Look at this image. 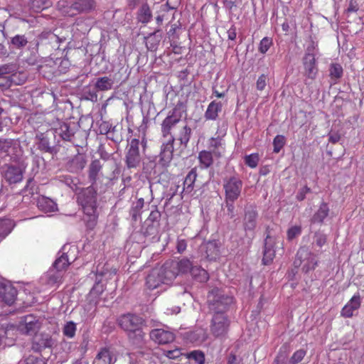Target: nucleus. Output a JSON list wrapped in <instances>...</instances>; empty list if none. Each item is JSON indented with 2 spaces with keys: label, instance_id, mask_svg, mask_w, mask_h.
Listing matches in <instances>:
<instances>
[{
  "label": "nucleus",
  "instance_id": "nucleus-1",
  "mask_svg": "<svg viewBox=\"0 0 364 364\" xmlns=\"http://www.w3.org/2000/svg\"><path fill=\"white\" fill-rule=\"evenodd\" d=\"M97 190V186L90 184V186L82 188L77 196V203L85 215L84 220L86 226L90 230L95 228L98 218Z\"/></svg>",
  "mask_w": 364,
  "mask_h": 364
},
{
  "label": "nucleus",
  "instance_id": "nucleus-2",
  "mask_svg": "<svg viewBox=\"0 0 364 364\" xmlns=\"http://www.w3.org/2000/svg\"><path fill=\"white\" fill-rule=\"evenodd\" d=\"M233 298L219 288H213L208 294V305L210 313L225 314Z\"/></svg>",
  "mask_w": 364,
  "mask_h": 364
},
{
  "label": "nucleus",
  "instance_id": "nucleus-3",
  "mask_svg": "<svg viewBox=\"0 0 364 364\" xmlns=\"http://www.w3.org/2000/svg\"><path fill=\"white\" fill-rule=\"evenodd\" d=\"M186 110L182 103H178L175 107L168 112L167 117L162 121L161 135L164 139L173 136L171 134L172 129L176 127L181 120L183 113Z\"/></svg>",
  "mask_w": 364,
  "mask_h": 364
},
{
  "label": "nucleus",
  "instance_id": "nucleus-4",
  "mask_svg": "<svg viewBox=\"0 0 364 364\" xmlns=\"http://www.w3.org/2000/svg\"><path fill=\"white\" fill-rule=\"evenodd\" d=\"M302 263V271L304 273L314 270L318 264L316 255L306 246L301 247L298 250L294 265L295 267H299Z\"/></svg>",
  "mask_w": 364,
  "mask_h": 364
},
{
  "label": "nucleus",
  "instance_id": "nucleus-5",
  "mask_svg": "<svg viewBox=\"0 0 364 364\" xmlns=\"http://www.w3.org/2000/svg\"><path fill=\"white\" fill-rule=\"evenodd\" d=\"M65 41L64 36H59L50 31H45L38 35L36 46H41L48 51L56 50L60 49V44Z\"/></svg>",
  "mask_w": 364,
  "mask_h": 364
},
{
  "label": "nucleus",
  "instance_id": "nucleus-6",
  "mask_svg": "<svg viewBox=\"0 0 364 364\" xmlns=\"http://www.w3.org/2000/svg\"><path fill=\"white\" fill-rule=\"evenodd\" d=\"M38 149L44 152L54 154L57 152L56 136L53 129L47 130L46 132H38L36 135Z\"/></svg>",
  "mask_w": 364,
  "mask_h": 364
},
{
  "label": "nucleus",
  "instance_id": "nucleus-7",
  "mask_svg": "<svg viewBox=\"0 0 364 364\" xmlns=\"http://www.w3.org/2000/svg\"><path fill=\"white\" fill-rule=\"evenodd\" d=\"M139 139H132L126 148L124 162L129 168H136L141 161V156L139 151Z\"/></svg>",
  "mask_w": 364,
  "mask_h": 364
},
{
  "label": "nucleus",
  "instance_id": "nucleus-8",
  "mask_svg": "<svg viewBox=\"0 0 364 364\" xmlns=\"http://www.w3.org/2000/svg\"><path fill=\"white\" fill-rule=\"evenodd\" d=\"M258 217V210L255 204H247L245 205L242 227L246 234L248 232L254 234L257 226Z\"/></svg>",
  "mask_w": 364,
  "mask_h": 364
},
{
  "label": "nucleus",
  "instance_id": "nucleus-9",
  "mask_svg": "<svg viewBox=\"0 0 364 364\" xmlns=\"http://www.w3.org/2000/svg\"><path fill=\"white\" fill-rule=\"evenodd\" d=\"M243 183L237 176H230L223 181L225 199L237 200L241 195Z\"/></svg>",
  "mask_w": 364,
  "mask_h": 364
},
{
  "label": "nucleus",
  "instance_id": "nucleus-10",
  "mask_svg": "<svg viewBox=\"0 0 364 364\" xmlns=\"http://www.w3.org/2000/svg\"><path fill=\"white\" fill-rule=\"evenodd\" d=\"M314 49L315 47L313 44L308 46L306 53L302 59L304 68V76L306 79L311 80L316 79L318 71L316 62L315 54L314 53Z\"/></svg>",
  "mask_w": 364,
  "mask_h": 364
},
{
  "label": "nucleus",
  "instance_id": "nucleus-11",
  "mask_svg": "<svg viewBox=\"0 0 364 364\" xmlns=\"http://www.w3.org/2000/svg\"><path fill=\"white\" fill-rule=\"evenodd\" d=\"M230 321L225 314H217L213 316L210 332L215 338H223L227 334Z\"/></svg>",
  "mask_w": 364,
  "mask_h": 364
},
{
  "label": "nucleus",
  "instance_id": "nucleus-12",
  "mask_svg": "<svg viewBox=\"0 0 364 364\" xmlns=\"http://www.w3.org/2000/svg\"><path fill=\"white\" fill-rule=\"evenodd\" d=\"M41 317L28 314L21 318L18 330L27 335L36 334L41 326Z\"/></svg>",
  "mask_w": 364,
  "mask_h": 364
},
{
  "label": "nucleus",
  "instance_id": "nucleus-13",
  "mask_svg": "<svg viewBox=\"0 0 364 364\" xmlns=\"http://www.w3.org/2000/svg\"><path fill=\"white\" fill-rule=\"evenodd\" d=\"M174 141L175 137L171 136L161 144L160 152L158 156V164L161 168L168 167L173 159Z\"/></svg>",
  "mask_w": 364,
  "mask_h": 364
},
{
  "label": "nucleus",
  "instance_id": "nucleus-14",
  "mask_svg": "<svg viewBox=\"0 0 364 364\" xmlns=\"http://www.w3.org/2000/svg\"><path fill=\"white\" fill-rule=\"evenodd\" d=\"M266 234L267 235L264 242L263 257L262 262L263 264L269 265L273 262V259L275 257L274 246L276 244V237L271 235L269 227L266 229Z\"/></svg>",
  "mask_w": 364,
  "mask_h": 364
},
{
  "label": "nucleus",
  "instance_id": "nucleus-15",
  "mask_svg": "<svg viewBox=\"0 0 364 364\" xmlns=\"http://www.w3.org/2000/svg\"><path fill=\"white\" fill-rule=\"evenodd\" d=\"M144 320L135 314H127L119 318V325L127 333L141 328Z\"/></svg>",
  "mask_w": 364,
  "mask_h": 364
},
{
  "label": "nucleus",
  "instance_id": "nucleus-16",
  "mask_svg": "<svg viewBox=\"0 0 364 364\" xmlns=\"http://www.w3.org/2000/svg\"><path fill=\"white\" fill-rule=\"evenodd\" d=\"M17 296L16 289L9 282H0V303L12 305Z\"/></svg>",
  "mask_w": 364,
  "mask_h": 364
},
{
  "label": "nucleus",
  "instance_id": "nucleus-17",
  "mask_svg": "<svg viewBox=\"0 0 364 364\" xmlns=\"http://www.w3.org/2000/svg\"><path fill=\"white\" fill-rule=\"evenodd\" d=\"M77 128V125L75 122H62L58 124V127L53 129L55 131V134L60 136L63 140L71 141Z\"/></svg>",
  "mask_w": 364,
  "mask_h": 364
},
{
  "label": "nucleus",
  "instance_id": "nucleus-18",
  "mask_svg": "<svg viewBox=\"0 0 364 364\" xmlns=\"http://www.w3.org/2000/svg\"><path fill=\"white\" fill-rule=\"evenodd\" d=\"M176 261H167L162 266L158 267L165 284L171 283L178 274Z\"/></svg>",
  "mask_w": 364,
  "mask_h": 364
},
{
  "label": "nucleus",
  "instance_id": "nucleus-19",
  "mask_svg": "<svg viewBox=\"0 0 364 364\" xmlns=\"http://www.w3.org/2000/svg\"><path fill=\"white\" fill-rule=\"evenodd\" d=\"M1 173L4 179L10 184L18 183L23 178L21 169L16 166H4Z\"/></svg>",
  "mask_w": 364,
  "mask_h": 364
},
{
  "label": "nucleus",
  "instance_id": "nucleus-20",
  "mask_svg": "<svg viewBox=\"0 0 364 364\" xmlns=\"http://www.w3.org/2000/svg\"><path fill=\"white\" fill-rule=\"evenodd\" d=\"M150 338L159 344H166L174 341V334L161 328L153 329L149 333Z\"/></svg>",
  "mask_w": 364,
  "mask_h": 364
},
{
  "label": "nucleus",
  "instance_id": "nucleus-21",
  "mask_svg": "<svg viewBox=\"0 0 364 364\" xmlns=\"http://www.w3.org/2000/svg\"><path fill=\"white\" fill-rule=\"evenodd\" d=\"M16 66L14 64H5L0 66V80L5 81L4 83L0 82V86H9L14 82L16 77Z\"/></svg>",
  "mask_w": 364,
  "mask_h": 364
},
{
  "label": "nucleus",
  "instance_id": "nucleus-22",
  "mask_svg": "<svg viewBox=\"0 0 364 364\" xmlns=\"http://www.w3.org/2000/svg\"><path fill=\"white\" fill-rule=\"evenodd\" d=\"M54 340L48 333H41L36 335L33 339V348L38 351L46 348H52L54 345Z\"/></svg>",
  "mask_w": 364,
  "mask_h": 364
},
{
  "label": "nucleus",
  "instance_id": "nucleus-23",
  "mask_svg": "<svg viewBox=\"0 0 364 364\" xmlns=\"http://www.w3.org/2000/svg\"><path fill=\"white\" fill-rule=\"evenodd\" d=\"M117 357L109 348H103L96 355L92 364H114Z\"/></svg>",
  "mask_w": 364,
  "mask_h": 364
},
{
  "label": "nucleus",
  "instance_id": "nucleus-24",
  "mask_svg": "<svg viewBox=\"0 0 364 364\" xmlns=\"http://www.w3.org/2000/svg\"><path fill=\"white\" fill-rule=\"evenodd\" d=\"M361 304V298L359 293L355 294L347 304L342 309L341 314L343 317L350 318L353 315V311L358 310Z\"/></svg>",
  "mask_w": 364,
  "mask_h": 364
},
{
  "label": "nucleus",
  "instance_id": "nucleus-25",
  "mask_svg": "<svg viewBox=\"0 0 364 364\" xmlns=\"http://www.w3.org/2000/svg\"><path fill=\"white\" fill-rule=\"evenodd\" d=\"M146 284L150 289H154L159 287L161 284H165L158 267H155L151 270L146 277Z\"/></svg>",
  "mask_w": 364,
  "mask_h": 364
},
{
  "label": "nucleus",
  "instance_id": "nucleus-26",
  "mask_svg": "<svg viewBox=\"0 0 364 364\" xmlns=\"http://www.w3.org/2000/svg\"><path fill=\"white\" fill-rule=\"evenodd\" d=\"M114 84V77L109 75L96 78L94 85L97 91L105 92L112 90Z\"/></svg>",
  "mask_w": 364,
  "mask_h": 364
},
{
  "label": "nucleus",
  "instance_id": "nucleus-27",
  "mask_svg": "<svg viewBox=\"0 0 364 364\" xmlns=\"http://www.w3.org/2000/svg\"><path fill=\"white\" fill-rule=\"evenodd\" d=\"M87 164L86 156L84 154H77L68 163V168L72 173H77L82 171Z\"/></svg>",
  "mask_w": 364,
  "mask_h": 364
},
{
  "label": "nucleus",
  "instance_id": "nucleus-28",
  "mask_svg": "<svg viewBox=\"0 0 364 364\" xmlns=\"http://www.w3.org/2000/svg\"><path fill=\"white\" fill-rule=\"evenodd\" d=\"M178 128V133L176 134V136H174L175 141H179L180 144L186 148L192 134L191 128L185 124L179 125Z\"/></svg>",
  "mask_w": 364,
  "mask_h": 364
},
{
  "label": "nucleus",
  "instance_id": "nucleus-29",
  "mask_svg": "<svg viewBox=\"0 0 364 364\" xmlns=\"http://www.w3.org/2000/svg\"><path fill=\"white\" fill-rule=\"evenodd\" d=\"M102 165L98 159H95L91 161L88 168V180L91 185H97L98 174L102 169Z\"/></svg>",
  "mask_w": 364,
  "mask_h": 364
},
{
  "label": "nucleus",
  "instance_id": "nucleus-30",
  "mask_svg": "<svg viewBox=\"0 0 364 364\" xmlns=\"http://www.w3.org/2000/svg\"><path fill=\"white\" fill-rule=\"evenodd\" d=\"M95 6V2L94 0H75L70 6V9L78 13L88 12L92 10Z\"/></svg>",
  "mask_w": 364,
  "mask_h": 364
},
{
  "label": "nucleus",
  "instance_id": "nucleus-31",
  "mask_svg": "<svg viewBox=\"0 0 364 364\" xmlns=\"http://www.w3.org/2000/svg\"><path fill=\"white\" fill-rule=\"evenodd\" d=\"M62 278L63 272L53 267L46 272L43 279L45 280L46 284L53 286L60 283Z\"/></svg>",
  "mask_w": 364,
  "mask_h": 364
},
{
  "label": "nucleus",
  "instance_id": "nucleus-32",
  "mask_svg": "<svg viewBox=\"0 0 364 364\" xmlns=\"http://www.w3.org/2000/svg\"><path fill=\"white\" fill-rule=\"evenodd\" d=\"M145 333L142 330V327L127 333L129 341L137 347H141L145 344Z\"/></svg>",
  "mask_w": 364,
  "mask_h": 364
},
{
  "label": "nucleus",
  "instance_id": "nucleus-33",
  "mask_svg": "<svg viewBox=\"0 0 364 364\" xmlns=\"http://www.w3.org/2000/svg\"><path fill=\"white\" fill-rule=\"evenodd\" d=\"M197 169L193 168L186 175L183 181V192L189 194L194 189L195 181L197 178Z\"/></svg>",
  "mask_w": 364,
  "mask_h": 364
},
{
  "label": "nucleus",
  "instance_id": "nucleus-34",
  "mask_svg": "<svg viewBox=\"0 0 364 364\" xmlns=\"http://www.w3.org/2000/svg\"><path fill=\"white\" fill-rule=\"evenodd\" d=\"M223 105L220 102L212 101L208 106L205 112V117L208 120H215L218 113L222 110Z\"/></svg>",
  "mask_w": 364,
  "mask_h": 364
},
{
  "label": "nucleus",
  "instance_id": "nucleus-35",
  "mask_svg": "<svg viewBox=\"0 0 364 364\" xmlns=\"http://www.w3.org/2000/svg\"><path fill=\"white\" fill-rule=\"evenodd\" d=\"M329 208L328 204L325 202H322L319 206L318 210L314 214L311 219V223H323L324 219L328 215Z\"/></svg>",
  "mask_w": 364,
  "mask_h": 364
},
{
  "label": "nucleus",
  "instance_id": "nucleus-36",
  "mask_svg": "<svg viewBox=\"0 0 364 364\" xmlns=\"http://www.w3.org/2000/svg\"><path fill=\"white\" fill-rule=\"evenodd\" d=\"M37 206L41 210L50 213L57 210V204L50 198L41 196L37 200Z\"/></svg>",
  "mask_w": 364,
  "mask_h": 364
},
{
  "label": "nucleus",
  "instance_id": "nucleus-37",
  "mask_svg": "<svg viewBox=\"0 0 364 364\" xmlns=\"http://www.w3.org/2000/svg\"><path fill=\"white\" fill-rule=\"evenodd\" d=\"M152 18V13L149 6L143 4L137 11V20L142 23H149Z\"/></svg>",
  "mask_w": 364,
  "mask_h": 364
},
{
  "label": "nucleus",
  "instance_id": "nucleus-38",
  "mask_svg": "<svg viewBox=\"0 0 364 364\" xmlns=\"http://www.w3.org/2000/svg\"><path fill=\"white\" fill-rule=\"evenodd\" d=\"M213 153L203 150L199 152L198 159L203 168H208L213 164Z\"/></svg>",
  "mask_w": 364,
  "mask_h": 364
},
{
  "label": "nucleus",
  "instance_id": "nucleus-39",
  "mask_svg": "<svg viewBox=\"0 0 364 364\" xmlns=\"http://www.w3.org/2000/svg\"><path fill=\"white\" fill-rule=\"evenodd\" d=\"M158 32L155 31L146 37V46L150 51H156L161 40V36Z\"/></svg>",
  "mask_w": 364,
  "mask_h": 364
},
{
  "label": "nucleus",
  "instance_id": "nucleus-40",
  "mask_svg": "<svg viewBox=\"0 0 364 364\" xmlns=\"http://www.w3.org/2000/svg\"><path fill=\"white\" fill-rule=\"evenodd\" d=\"M144 198H141L136 202L133 203L132 206L129 210V215L132 220L136 221L141 215V210L144 207Z\"/></svg>",
  "mask_w": 364,
  "mask_h": 364
},
{
  "label": "nucleus",
  "instance_id": "nucleus-41",
  "mask_svg": "<svg viewBox=\"0 0 364 364\" xmlns=\"http://www.w3.org/2000/svg\"><path fill=\"white\" fill-rule=\"evenodd\" d=\"M30 7L35 12H40L52 5L50 0H30Z\"/></svg>",
  "mask_w": 364,
  "mask_h": 364
},
{
  "label": "nucleus",
  "instance_id": "nucleus-42",
  "mask_svg": "<svg viewBox=\"0 0 364 364\" xmlns=\"http://www.w3.org/2000/svg\"><path fill=\"white\" fill-rule=\"evenodd\" d=\"M209 151L213 153L214 156L220 158L222 156V143L221 140L217 138H211L209 141Z\"/></svg>",
  "mask_w": 364,
  "mask_h": 364
},
{
  "label": "nucleus",
  "instance_id": "nucleus-43",
  "mask_svg": "<svg viewBox=\"0 0 364 364\" xmlns=\"http://www.w3.org/2000/svg\"><path fill=\"white\" fill-rule=\"evenodd\" d=\"M70 262H69L68 257L67 254L63 253L61 256L55 259L54 263L53 264V267L56 269L63 272L66 269V268L70 265Z\"/></svg>",
  "mask_w": 364,
  "mask_h": 364
},
{
  "label": "nucleus",
  "instance_id": "nucleus-44",
  "mask_svg": "<svg viewBox=\"0 0 364 364\" xmlns=\"http://www.w3.org/2000/svg\"><path fill=\"white\" fill-rule=\"evenodd\" d=\"M13 221L8 218L0 219V237H5L14 228Z\"/></svg>",
  "mask_w": 364,
  "mask_h": 364
},
{
  "label": "nucleus",
  "instance_id": "nucleus-45",
  "mask_svg": "<svg viewBox=\"0 0 364 364\" xmlns=\"http://www.w3.org/2000/svg\"><path fill=\"white\" fill-rule=\"evenodd\" d=\"M191 275L199 282H205L208 280V273L204 269L194 267L191 271Z\"/></svg>",
  "mask_w": 364,
  "mask_h": 364
},
{
  "label": "nucleus",
  "instance_id": "nucleus-46",
  "mask_svg": "<svg viewBox=\"0 0 364 364\" xmlns=\"http://www.w3.org/2000/svg\"><path fill=\"white\" fill-rule=\"evenodd\" d=\"M176 263L178 265L177 266L178 274H179V273L185 274L188 272H190L191 273L192 269H193V267H193L192 262L186 258H183L178 262H176Z\"/></svg>",
  "mask_w": 364,
  "mask_h": 364
},
{
  "label": "nucleus",
  "instance_id": "nucleus-47",
  "mask_svg": "<svg viewBox=\"0 0 364 364\" xmlns=\"http://www.w3.org/2000/svg\"><path fill=\"white\" fill-rule=\"evenodd\" d=\"M343 70L339 63H331L329 67V76L332 80H337L343 76Z\"/></svg>",
  "mask_w": 364,
  "mask_h": 364
},
{
  "label": "nucleus",
  "instance_id": "nucleus-48",
  "mask_svg": "<svg viewBox=\"0 0 364 364\" xmlns=\"http://www.w3.org/2000/svg\"><path fill=\"white\" fill-rule=\"evenodd\" d=\"M235 200L225 199L224 204L226 208V211L225 212V215L229 218L232 219L236 216V209L235 206Z\"/></svg>",
  "mask_w": 364,
  "mask_h": 364
},
{
  "label": "nucleus",
  "instance_id": "nucleus-49",
  "mask_svg": "<svg viewBox=\"0 0 364 364\" xmlns=\"http://www.w3.org/2000/svg\"><path fill=\"white\" fill-rule=\"evenodd\" d=\"M11 43L14 48L21 49L27 45L28 40L24 35H16L11 39Z\"/></svg>",
  "mask_w": 364,
  "mask_h": 364
},
{
  "label": "nucleus",
  "instance_id": "nucleus-50",
  "mask_svg": "<svg viewBox=\"0 0 364 364\" xmlns=\"http://www.w3.org/2000/svg\"><path fill=\"white\" fill-rule=\"evenodd\" d=\"M76 329V324L73 321H68L63 326V335L68 338H72L75 335Z\"/></svg>",
  "mask_w": 364,
  "mask_h": 364
},
{
  "label": "nucleus",
  "instance_id": "nucleus-51",
  "mask_svg": "<svg viewBox=\"0 0 364 364\" xmlns=\"http://www.w3.org/2000/svg\"><path fill=\"white\" fill-rule=\"evenodd\" d=\"M302 228L301 225H294L289 228L287 231V238L289 241L293 240L301 234Z\"/></svg>",
  "mask_w": 364,
  "mask_h": 364
},
{
  "label": "nucleus",
  "instance_id": "nucleus-52",
  "mask_svg": "<svg viewBox=\"0 0 364 364\" xmlns=\"http://www.w3.org/2000/svg\"><path fill=\"white\" fill-rule=\"evenodd\" d=\"M272 39L269 37H264L263 38L259 43V51L264 54L267 53V51L269 49V48L272 46Z\"/></svg>",
  "mask_w": 364,
  "mask_h": 364
},
{
  "label": "nucleus",
  "instance_id": "nucleus-53",
  "mask_svg": "<svg viewBox=\"0 0 364 364\" xmlns=\"http://www.w3.org/2000/svg\"><path fill=\"white\" fill-rule=\"evenodd\" d=\"M285 144V137L283 135H277L273 140L274 152L279 153Z\"/></svg>",
  "mask_w": 364,
  "mask_h": 364
},
{
  "label": "nucleus",
  "instance_id": "nucleus-54",
  "mask_svg": "<svg viewBox=\"0 0 364 364\" xmlns=\"http://www.w3.org/2000/svg\"><path fill=\"white\" fill-rule=\"evenodd\" d=\"M259 158L257 154H252L245 157V163L250 168H255L259 162Z\"/></svg>",
  "mask_w": 364,
  "mask_h": 364
},
{
  "label": "nucleus",
  "instance_id": "nucleus-55",
  "mask_svg": "<svg viewBox=\"0 0 364 364\" xmlns=\"http://www.w3.org/2000/svg\"><path fill=\"white\" fill-rule=\"evenodd\" d=\"M327 241V237L326 235L324 233L317 231L314 233V242L316 243V245L320 247H323Z\"/></svg>",
  "mask_w": 364,
  "mask_h": 364
},
{
  "label": "nucleus",
  "instance_id": "nucleus-56",
  "mask_svg": "<svg viewBox=\"0 0 364 364\" xmlns=\"http://www.w3.org/2000/svg\"><path fill=\"white\" fill-rule=\"evenodd\" d=\"M161 218V213L158 210H152L147 220L146 223H152V224H157V225H159V220Z\"/></svg>",
  "mask_w": 364,
  "mask_h": 364
},
{
  "label": "nucleus",
  "instance_id": "nucleus-57",
  "mask_svg": "<svg viewBox=\"0 0 364 364\" xmlns=\"http://www.w3.org/2000/svg\"><path fill=\"white\" fill-rule=\"evenodd\" d=\"M189 358L193 359L198 364H204L205 355L201 351L194 350L189 354Z\"/></svg>",
  "mask_w": 364,
  "mask_h": 364
},
{
  "label": "nucleus",
  "instance_id": "nucleus-58",
  "mask_svg": "<svg viewBox=\"0 0 364 364\" xmlns=\"http://www.w3.org/2000/svg\"><path fill=\"white\" fill-rule=\"evenodd\" d=\"M146 355L147 357H149V353H144L142 351H138L135 353H133L132 356H130V364H144V362L141 360L140 357H144Z\"/></svg>",
  "mask_w": 364,
  "mask_h": 364
},
{
  "label": "nucleus",
  "instance_id": "nucleus-59",
  "mask_svg": "<svg viewBox=\"0 0 364 364\" xmlns=\"http://www.w3.org/2000/svg\"><path fill=\"white\" fill-rule=\"evenodd\" d=\"M306 355V351L303 349H299L294 353L290 359L291 364H297L304 358Z\"/></svg>",
  "mask_w": 364,
  "mask_h": 364
},
{
  "label": "nucleus",
  "instance_id": "nucleus-60",
  "mask_svg": "<svg viewBox=\"0 0 364 364\" xmlns=\"http://www.w3.org/2000/svg\"><path fill=\"white\" fill-rule=\"evenodd\" d=\"M25 364H46L41 356L29 355L25 360Z\"/></svg>",
  "mask_w": 364,
  "mask_h": 364
},
{
  "label": "nucleus",
  "instance_id": "nucleus-61",
  "mask_svg": "<svg viewBox=\"0 0 364 364\" xmlns=\"http://www.w3.org/2000/svg\"><path fill=\"white\" fill-rule=\"evenodd\" d=\"M180 3L181 0H167L166 4L164 5L166 9L164 10H175L178 7Z\"/></svg>",
  "mask_w": 364,
  "mask_h": 364
},
{
  "label": "nucleus",
  "instance_id": "nucleus-62",
  "mask_svg": "<svg viewBox=\"0 0 364 364\" xmlns=\"http://www.w3.org/2000/svg\"><path fill=\"white\" fill-rule=\"evenodd\" d=\"M267 75L264 74L261 75L256 82V87L258 90H263L266 87Z\"/></svg>",
  "mask_w": 364,
  "mask_h": 364
},
{
  "label": "nucleus",
  "instance_id": "nucleus-63",
  "mask_svg": "<svg viewBox=\"0 0 364 364\" xmlns=\"http://www.w3.org/2000/svg\"><path fill=\"white\" fill-rule=\"evenodd\" d=\"M85 98L92 102L97 101V93L96 90H85L84 92Z\"/></svg>",
  "mask_w": 364,
  "mask_h": 364
},
{
  "label": "nucleus",
  "instance_id": "nucleus-64",
  "mask_svg": "<svg viewBox=\"0 0 364 364\" xmlns=\"http://www.w3.org/2000/svg\"><path fill=\"white\" fill-rule=\"evenodd\" d=\"M158 228L159 225H157V224L147 223V227L146 228L144 234L146 236L154 235L157 232Z\"/></svg>",
  "mask_w": 364,
  "mask_h": 364
}]
</instances>
